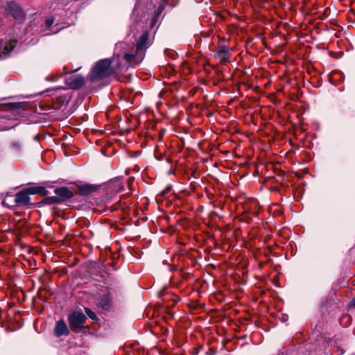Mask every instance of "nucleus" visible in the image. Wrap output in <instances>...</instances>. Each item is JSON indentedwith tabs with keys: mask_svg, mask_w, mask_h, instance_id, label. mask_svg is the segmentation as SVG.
Returning <instances> with one entry per match:
<instances>
[{
	"mask_svg": "<svg viewBox=\"0 0 355 355\" xmlns=\"http://www.w3.org/2000/svg\"><path fill=\"white\" fill-rule=\"evenodd\" d=\"M122 68L120 56L116 55L111 59H103L97 62L89 73L88 78L91 82H96L119 73Z\"/></svg>",
	"mask_w": 355,
	"mask_h": 355,
	"instance_id": "1",
	"label": "nucleus"
},
{
	"mask_svg": "<svg viewBox=\"0 0 355 355\" xmlns=\"http://www.w3.org/2000/svg\"><path fill=\"white\" fill-rule=\"evenodd\" d=\"M68 320L73 331L79 332L85 327L86 317L82 313L74 311L69 316Z\"/></svg>",
	"mask_w": 355,
	"mask_h": 355,
	"instance_id": "2",
	"label": "nucleus"
},
{
	"mask_svg": "<svg viewBox=\"0 0 355 355\" xmlns=\"http://www.w3.org/2000/svg\"><path fill=\"white\" fill-rule=\"evenodd\" d=\"M96 304L98 308L104 311L110 310L112 305V300L110 293L98 295L96 298Z\"/></svg>",
	"mask_w": 355,
	"mask_h": 355,
	"instance_id": "3",
	"label": "nucleus"
},
{
	"mask_svg": "<svg viewBox=\"0 0 355 355\" xmlns=\"http://www.w3.org/2000/svg\"><path fill=\"white\" fill-rule=\"evenodd\" d=\"M54 193L57 195L56 197L60 203L73 198L74 196L73 190L66 187L56 188Z\"/></svg>",
	"mask_w": 355,
	"mask_h": 355,
	"instance_id": "4",
	"label": "nucleus"
},
{
	"mask_svg": "<svg viewBox=\"0 0 355 355\" xmlns=\"http://www.w3.org/2000/svg\"><path fill=\"white\" fill-rule=\"evenodd\" d=\"M69 334L67 324L63 320L56 322L54 327V334L56 337L67 336Z\"/></svg>",
	"mask_w": 355,
	"mask_h": 355,
	"instance_id": "5",
	"label": "nucleus"
},
{
	"mask_svg": "<svg viewBox=\"0 0 355 355\" xmlns=\"http://www.w3.org/2000/svg\"><path fill=\"white\" fill-rule=\"evenodd\" d=\"M29 194H31L27 191V189L18 192L15 195V201L17 205L26 206L30 204Z\"/></svg>",
	"mask_w": 355,
	"mask_h": 355,
	"instance_id": "6",
	"label": "nucleus"
},
{
	"mask_svg": "<svg viewBox=\"0 0 355 355\" xmlns=\"http://www.w3.org/2000/svg\"><path fill=\"white\" fill-rule=\"evenodd\" d=\"M67 83L71 88L78 89L84 85L85 80L83 76H72L67 78Z\"/></svg>",
	"mask_w": 355,
	"mask_h": 355,
	"instance_id": "7",
	"label": "nucleus"
},
{
	"mask_svg": "<svg viewBox=\"0 0 355 355\" xmlns=\"http://www.w3.org/2000/svg\"><path fill=\"white\" fill-rule=\"evenodd\" d=\"M17 44L16 40H10L6 43L3 50L2 49V41L0 40V59L6 57L13 49L15 47Z\"/></svg>",
	"mask_w": 355,
	"mask_h": 355,
	"instance_id": "8",
	"label": "nucleus"
},
{
	"mask_svg": "<svg viewBox=\"0 0 355 355\" xmlns=\"http://www.w3.org/2000/svg\"><path fill=\"white\" fill-rule=\"evenodd\" d=\"M148 40V33L147 32L143 33L136 44L137 52L143 51L147 48Z\"/></svg>",
	"mask_w": 355,
	"mask_h": 355,
	"instance_id": "9",
	"label": "nucleus"
},
{
	"mask_svg": "<svg viewBox=\"0 0 355 355\" xmlns=\"http://www.w3.org/2000/svg\"><path fill=\"white\" fill-rule=\"evenodd\" d=\"M78 188L82 195H88L98 190L99 186L91 184H84L78 186Z\"/></svg>",
	"mask_w": 355,
	"mask_h": 355,
	"instance_id": "10",
	"label": "nucleus"
},
{
	"mask_svg": "<svg viewBox=\"0 0 355 355\" xmlns=\"http://www.w3.org/2000/svg\"><path fill=\"white\" fill-rule=\"evenodd\" d=\"M9 8L10 12L15 19L20 20L24 18V13L17 5L15 3H10Z\"/></svg>",
	"mask_w": 355,
	"mask_h": 355,
	"instance_id": "11",
	"label": "nucleus"
},
{
	"mask_svg": "<svg viewBox=\"0 0 355 355\" xmlns=\"http://www.w3.org/2000/svg\"><path fill=\"white\" fill-rule=\"evenodd\" d=\"M27 191L31 194H39L42 196H45L49 193L45 187L40 186L28 187Z\"/></svg>",
	"mask_w": 355,
	"mask_h": 355,
	"instance_id": "12",
	"label": "nucleus"
},
{
	"mask_svg": "<svg viewBox=\"0 0 355 355\" xmlns=\"http://www.w3.org/2000/svg\"><path fill=\"white\" fill-rule=\"evenodd\" d=\"M42 202L46 205H53L60 203L58 200V198L56 196L46 197L42 201Z\"/></svg>",
	"mask_w": 355,
	"mask_h": 355,
	"instance_id": "13",
	"label": "nucleus"
},
{
	"mask_svg": "<svg viewBox=\"0 0 355 355\" xmlns=\"http://www.w3.org/2000/svg\"><path fill=\"white\" fill-rule=\"evenodd\" d=\"M85 311L86 313V314L87 315V316L91 318L92 320H98V318L96 315V313L92 311L91 309H89V308H85Z\"/></svg>",
	"mask_w": 355,
	"mask_h": 355,
	"instance_id": "14",
	"label": "nucleus"
},
{
	"mask_svg": "<svg viewBox=\"0 0 355 355\" xmlns=\"http://www.w3.org/2000/svg\"><path fill=\"white\" fill-rule=\"evenodd\" d=\"M218 53L219 54H224L225 55H230V50L226 46H220L218 49Z\"/></svg>",
	"mask_w": 355,
	"mask_h": 355,
	"instance_id": "15",
	"label": "nucleus"
},
{
	"mask_svg": "<svg viewBox=\"0 0 355 355\" xmlns=\"http://www.w3.org/2000/svg\"><path fill=\"white\" fill-rule=\"evenodd\" d=\"M124 58L128 62H130L135 61L136 58V55L134 53H125Z\"/></svg>",
	"mask_w": 355,
	"mask_h": 355,
	"instance_id": "16",
	"label": "nucleus"
},
{
	"mask_svg": "<svg viewBox=\"0 0 355 355\" xmlns=\"http://www.w3.org/2000/svg\"><path fill=\"white\" fill-rule=\"evenodd\" d=\"M53 19L49 18L46 20L45 24L47 27H50L53 24Z\"/></svg>",
	"mask_w": 355,
	"mask_h": 355,
	"instance_id": "17",
	"label": "nucleus"
},
{
	"mask_svg": "<svg viewBox=\"0 0 355 355\" xmlns=\"http://www.w3.org/2000/svg\"><path fill=\"white\" fill-rule=\"evenodd\" d=\"M21 103H13L12 104V107L13 108H19V107H21Z\"/></svg>",
	"mask_w": 355,
	"mask_h": 355,
	"instance_id": "18",
	"label": "nucleus"
},
{
	"mask_svg": "<svg viewBox=\"0 0 355 355\" xmlns=\"http://www.w3.org/2000/svg\"><path fill=\"white\" fill-rule=\"evenodd\" d=\"M351 305L355 306V297L351 301Z\"/></svg>",
	"mask_w": 355,
	"mask_h": 355,
	"instance_id": "19",
	"label": "nucleus"
}]
</instances>
